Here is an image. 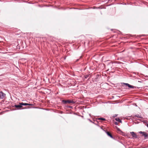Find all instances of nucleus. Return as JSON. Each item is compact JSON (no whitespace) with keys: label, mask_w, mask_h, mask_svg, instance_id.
I'll return each instance as SVG.
<instances>
[{"label":"nucleus","mask_w":148,"mask_h":148,"mask_svg":"<svg viewBox=\"0 0 148 148\" xmlns=\"http://www.w3.org/2000/svg\"><path fill=\"white\" fill-rule=\"evenodd\" d=\"M27 104H28L27 106H33V104H32L27 103Z\"/></svg>","instance_id":"18"},{"label":"nucleus","mask_w":148,"mask_h":148,"mask_svg":"<svg viewBox=\"0 0 148 148\" xmlns=\"http://www.w3.org/2000/svg\"><path fill=\"white\" fill-rule=\"evenodd\" d=\"M138 82H141V83L142 82V81H138Z\"/></svg>","instance_id":"27"},{"label":"nucleus","mask_w":148,"mask_h":148,"mask_svg":"<svg viewBox=\"0 0 148 148\" xmlns=\"http://www.w3.org/2000/svg\"><path fill=\"white\" fill-rule=\"evenodd\" d=\"M89 115L90 116H91V114H89Z\"/></svg>","instance_id":"28"},{"label":"nucleus","mask_w":148,"mask_h":148,"mask_svg":"<svg viewBox=\"0 0 148 148\" xmlns=\"http://www.w3.org/2000/svg\"><path fill=\"white\" fill-rule=\"evenodd\" d=\"M134 116L136 117L137 118H142V116H141V115H138V114H136V115H135Z\"/></svg>","instance_id":"12"},{"label":"nucleus","mask_w":148,"mask_h":148,"mask_svg":"<svg viewBox=\"0 0 148 148\" xmlns=\"http://www.w3.org/2000/svg\"><path fill=\"white\" fill-rule=\"evenodd\" d=\"M94 124H95V125H97V126H98V127H100V126H99V125H98L97 124H96V123H94Z\"/></svg>","instance_id":"23"},{"label":"nucleus","mask_w":148,"mask_h":148,"mask_svg":"<svg viewBox=\"0 0 148 148\" xmlns=\"http://www.w3.org/2000/svg\"><path fill=\"white\" fill-rule=\"evenodd\" d=\"M82 117L83 118L84 117L83 116H82Z\"/></svg>","instance_id":"30"},{"label":"nucleus","mask_w":148,"mask_h":148,"mask_svg":"<svg viewBox=\"0 0 148 148\" xmlns=\"http://www.w3.org/2000/svg\"><path fill=\"white\" fill-rule=\"evenodd\" d=\"M139 134H143V135L145 133V132H142V131H140L139 132Z\"/></svg>","instance_id":"13"},{"label":"nucleus","mask_w":148,"mask_h":148,"mask_svg":"<svg viewBox=\"0 0 148 148\" xmlns=\"http://www.w3.org/2000/svg\"><path fill=\"white\" fill-rule=\"evenodd\" d=\"M67 107L68 108H73L72 106H67Z\"/></svg>","instance_id":"21"},{"label":"nucleus","mask_w":148,"mask_h":148,"mask_svg":"<svg viewBox=\"0 0 148 148\" xmlns=\"http://www.w3.org/2000/svg\"><path fill=\"white\" fill-rule=\"evenodd\" d=\"M97 120H101L102 121H105L106 120V119L105 118L102 117L99 118L97 119Z\"/></svg>","instance_id":"10"},{"label":"nucleus","mask_w":148,"mask_h":148,"mask_svg":"<svg viewBox=\"0 0 148 148\" xmlns=\"http://www.w3.org/2000/svg\"><path fill=\"white\" fill-rule=\"evenodd\" d=\"M19 104H21V107H22V106H27V103H23V102H21V103H19Z\"/></svg>","instance_id":"9"},{"label":"nucleus","mask_w":148,"mask_h":148,"mask_svg":"<svg viewBox=\"0 0 148 148\" xmlns=\"http://www.w3.org/2000/svg\"><path fill=\"white\" fill-rule=\"evenodd\" d=\"M143 136L145 137L148 138V134L147 133H146L145 132V133L144 134Z\"/></svg>","instance_id":"11"},{"label":"nucleus","mask_w":148,"mask_h":148,"mask_svg":"<svg viewBox=\"0 0 148 148\" xmlns=\"http://www.w3.org/2000/svg\"><path fill=\"white\" fill-rule=\"evenodd\" d=\"M121 84H122V86L123 87H124V86H127L128 88H127V89L128 90H130L131 89H134L139 88V87L131 85L130 84L127 83H122Z\"/></svg>","instance_id":"1"},{"label":"nucleus","mask_w":148,"mask_h":148,"mask_svg":"<svg viewBox=\"0 0 148 148\" xmlns=\"http://www.w3.org/2000/svg\"><path fill=\"white\" fill-rule=\"evenodd\" d=\"M113 66V63L111 62H110L107 64V66L108 68V70L110 69L111 70V69H112V66Z\"/></svg>","instance_id":"5"},{"label":"nucleus","mask_w":148,"mask_h":148,"mask_svg":"<svg viewBox=\"0 0 148 148\" xmlns=\"http://www.w3.org/2000/svg\"><path fill=\"white\" fill-rule=\"evenodd\" d=\"M100 127V128H101V129H102L103 130V131H104V130H104L103 129V128H102L101 127Z\"/></svg>","instance_id":"24"},{"label":"nucleus","mask_w":148,"mask_h":148,"mask_svg":"<svg viewBox=\"0 0 148 148\" xmlns=\"http://www.w3.org/2000/svg\"><path fill=\"white\" fill-rule=\"evenodd\" d=\"M116 128H117V131H120V132H122L120 130V129L118 127H117L116 126Z\"/></svg>","instance_id":"16"},{"label":"nucleus","mask_w":148,"mask_h":148,"mask_svg":"<svg viewBox=\"0 0 148 148\" xmlns=\"http://www.w3.org/2000/svg\"><path fill=\"white\" fill-rule=\"evenodd\" d=\"M146 126L147 127H148V124H147L146 125Z\"/></svg>","instance_id":"26"},{"label":"nucleus","mask_w":148,"mask_h":148,"mask_svg":"<svg viewBox=\"0 0 148 148\" xmlns=\"http://www.w3.org/2000/svg\"><path fill=\"white\" fill-rule=\"evenodd\" d=\"M6 95L2 91H0V99H3L5 96Z\"/></svg>","instance_id":"4"},{"label":"nucleus","mask_w":148,"mask_h":148,"mask_svg":"<svg viewBox=\"0 0 148 148\" xmlns=\"http://www.w3.org/2000/svg\"><path fill=\"white\" fill-rule=\"evenodd\" d=\"M89 76L88 75H86L84 76L85 79H87Z\"/></svg>","instance_id":"17"},{"label":"nucleus","mask_w":148,"mask_h":148,"mask_svg":"<svg viewBox=\"0 0 148 148\" xmlns=\"http://www.w3.org/2000/svg\"><path fill=\"white\" fill-rule=\"evenodd\" d=\"M115 120L121 123H122V121L119 118H116L115 119Z\"/></svg>","instance_id":"8"},{"label":"nucleus","mask_w":148,"mask_h":148,"mask_svg":"<svg viewBox=\"0 0 148 148\" xmlns=\"http://www.w3.org/2000/svg\"><path fill=\"white\" fill-rule=\"evenodd\" d=\"M88 119L90 122H91L93 123H94L90 119Z\"/></svg>","instance_id":"20"},{"label":"nucleus","mask_w":148,"mask_h":148,"mask_svg":"<svg viewBox=\"0 0 148 148\" xmlns=\"http://www.w3.org/2000/svg\"><path fill=\"white\" fill-rule=\"evenodd\" d=\"M122 144L123 145H124V146H125V145H124L122 143Z\"/></svg>","instance_id":"29"},{"label":"nucleus","mask_w":148,"mask_h":148,"mask_svg":"<svg viewBox=\"0 0 148 148\" xmlns=\"http://www.w3.org/2000/svg\"><path fill=\"white\" fill-rule=\"evenodd\" d=\"M18 33H16L15 34V35H19L21 32L20 30H19L18 31Z\"/></svg>","instance_id":"14"},{"label":"nucleus","mask_w":148,"mask_h":148,"mask_svg":"<svg viewBox=\"0 0 148 148\" xmlns=\"http://www.w3.org/2000/svg\"><path fill=\"white\" fill-rule=\"evenodd\" d=\"M104 131L107 134V135L110 137L112 139H114V138L113 137L112 134H110V132H108L106 130H104Z\"/></svg>","instance_id":"6"},{"label":"nucleus","mask_w":148,"mask_h":148,"mask_svg":"<svg viewBox=\"0 0 148 148\" xmlns=\"http://www.w3.org/2000/svg\"><path fill=\"white\" fill-rule=\"evenodd\" d=\"M117 114H114V116H113V117H115L116 116H117Z\"/></svg>","instance_id":"22"},{"label":"nucleus","mask_w":148,"mask_h":148,"mask_svg":"<svg viewBox=\"0 0 148 148\" xmlns=\"http://www.w3.org/2000/svg\"><path fill=\"white\" fill-rule=\"evenodd\" d=\"M97 76H98V77H99V75H98H98H96V77H97Z\"/></svg>","instance_id":"25"},{"label":"nucleus","mask_w":148,"mask_h":148,"mask_svg":"<svg viewBox=\"0 0 148 148\" xmlns=\"http://www.w3.org/2000/svg\"><path fill=\"white\" fill-rule=\"evenodd\" d=\"M130 134L132 135V137L134 138H138V136L136 135V134L133 132H130Z\"/></svg>","instance_id":"7"},{"label":"nucleus","mask_w":148,"mask_h":148,"mask_svg":"<svg viewBox=\"0 0 148 148\" xmlns=\"http://www.w3.org/2000/svg\"><path fill=\"white\" fill-rule=\"evenodd\" d=\"M114 124L115 125H118V123L116 122H115L114 123Z\"/></svg>","instance_id":"19"},{"label":"nucleus","mask_w":148,"mask_h":148,"mask_svg":"<svg viewBox=\"0 0 148 148\" xmlns=\"http://www.w3.org/2000/svg\"><path fill=\"white\" fill-rule=\"evenodd\" d=\"M13 107H15L17 108V110H21V109H25L27 108H30L28 107L27 108H22L21 106V104H18V105H15L14 106H13Z\"/></svg>","instance_id":"3"},{"label":"nucleus","mask_w":148,"mask_h":148,"mask_svg":"<svg viewBox=\"0 0 148 148\" xmlns=\"http://www.w3.org/2000/svg\"><path fill=\"white\" fill-rule=\"evenodd\" d=\"M82 57V56H80L79 57V59H77L75 61V62H78V61H79V59L81 58Z\"/></svg>","instance_id":"15"},{"label":"nucleus","mask_w":148,"mask_h":148,"mask_svg":"<svg viewBox=\"0 0 148 148\" xmlns=\"http://www.w3.org/2000/svg\"><path fill=\"white\" fill-rule=\"evenodd\" d=\"M62 102L64 104H66L67 103H72L74 104L75 102L73 100H63L62 101Z\"/></svg>","instance_id":"2"}]
</instances>
